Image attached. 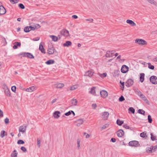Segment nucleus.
<instances>
[{
  "instance_id": "f257e3e1",
  "label": "nucleus",
  "mask_w": 157,
  "mask_h": 157,
  "mask_svg": "<svg viewBox=\"0 0 157 157\" xmlns=\"http://www.w3.org/2000/svg\"><path fill=\"white\" fill-rule=\"evenodd\" d=\"M98 90L95 87H93L91 88L89 93L94 96H97L99 95V91H98Z\"/></svg>"
},
{
  "instance_id": "f03ea898",
  "label": "nucleus",
  "mask_w": 157,
  "mask_h": 157,
  "mask_svg": "<svg viewBox=\"0 0 157 157\" xmlns=\"http://www.w3.org/2000/svg\"><path fill=\"white\" fill-rule=\"evenodd\" d=\"M135 43L141 45H146L147 42L144 40L140 39H137L135 40Z\"/></svg>"
},
{
  "instance_id": "7ed1b4c3",
  "label": "nucleus",
  "mask_w": 157,
  "mask_h": 157,
  "mask_svg": "<svg viewBox=\"0 0 157 157\" xmlns=\"http://www.w3.org/2000/svg\"><path fill=\"white\" fill-rule=\"evenodd\" d=\"M128 145L131 147H137L140 146L139 142L136 140H133L129 142Z\"/></svg>"
},
{
  "instance_id": "20e7f679",
  "label": "nucleus",
  "mask_w": 157,
  "mask_h": 157,
  "mask_svg": "<svg viewBox=\"0 0 157 157\" xmlns=\"http://www.w3.org/2000/svg\"><path fill=\"white\" fill-rule=\"evenodd\" d=\"M129 68L126 65H124L122 66L121 71L123 73H126L128 71Z\"/></svg>"
},
{
  "instance_id": "39448f33",
  "label": "nucleus",
  "mask_w": 157,
  "mask_h": 157,
  "mask_svg": "<svg viewBox=\"0 0 157 157\" xmlns=\"http://www.w3.org/2000/svg\"><path fill=\"white\" fill-rule=\"evenodd\" d=\"M150 80L151 82L153 84H157V77L155 76L150 77Z\"/></svg>"
},
{
  "instance_id": "423d86ee",
  "label": "nucleus",
  "mask_w": 157,
  "mask_h": 157,
  "mask_svg": "<svg viewBox=\"0 0 157 157\" xmlns=\"http://www.w3.org/2000/svg\"><path fill=\"white\" fill-rule=\"evenodd\" d=\"M133 81L132 79H128L125 83V86L128 87H130L133 84Z\"/></svg>"
},
{
  "instance_id": "0eeeda50",
  "label": "nucleus",
  "mask_w": 157,
  "mask_h": 157,
  "mask_svg": "<svg viewBox=\"0 0 157 157\" xmlns=\"http://www.w3.org/2000/svg\"><path fill=\"white\" fill-rule=\"evenodd\" d=\"M61 34L66 36H69V31L65 29H62L60 32Z\"/></svg>"
},
{
  "instance_id": "6e6552de",
  "label": "nucleus",
  "mask_w": 157,
  "mask_h": 157,
  "mask_svg": "<svg viewBox=\"0 0 157 157\" xmlns=\"http://www.w3.org/2000/svg\"><path fill=\"white\" fill-rule=\"evenodd\" d=\"M100 94L101 96L104 98H106L108 95L107 92L105 90H102L100 91Z\"/></svg>"
},
{
  "instance_id": "1a4fd4ad",
  "label": "nucleus",
  "mask_w": 157,
  "mask_h": 157,
  "mask_svg": "<svg viewBox=\"0 0 157 157\" xmlns=\"http://www.w3.org/2000/svg\"><path fill=\"white\" fill-rule=\"evenodd\" d=\"M55 48L53 46H51L50 47H49L48 49V53L50 54H52L54 53Z\"/></svg>"
},
{
  "instance_id": "9d476101",
  "label": "nucleus",
  "mask_w": 157,
  "mask_h": 157,
  "mask_svg": "<svg viewBox=\"0 0 157 157\" xmlns=\"http://www.w3.org/2000/svg\"><path fill=\"white\" fill-rule=\"evenodd\" d=\"M23 56L24 57H28L30 59H33L34 58V56L31 53L29 52L24 53L23 54Z\"/></svg>"
},
{
  "instance_id": "9b49d317",
  "label": "nucleus",
  "mask_w": 157,
  "mask_h": 157,
  "mask_svg": "<svg viewBox=\"0 0 157 157\" xmlns=\"http://www.w3.org/2000/svg\"><path fill=\"white\" fill-rule=\"evenodd\" d=\"M6 12L5 8L3 6H0V14H4Z\"/></svg>"
},
{
  "instance_id": "f8f14e48",
  "label": "nucleus",
  "mask_w": 157,
  "mask_h": 157,
  "mask_svg": "<svg viewBox=\"0 0 157 157\" xmlns=\"http://www.w3.org/2000/svg\"><path fill=\"white\" fill-rule=\"evenodd\" d=\"M109 116V113L107 112H105L102 113V118L104 120H106L107 119Z\"/></svg>"
},
{
  "instance_id": "ddd939ff",
  "label": "nucleus",
  "mask_w": 157,
  "mask_h": 157,
  "mask_svg": "<svg viewBox=\"0 0 157 157\" xmlns=\"http://www.w3.org/2000/svg\"><path fill=\"white\" fill-rule=\"evenodd\" d=\"M26 129V126L25 125H22L20 127L19 131V132L23 133L25 132Z\"/></svg>"
},
{
  "instance_id": "4468645a",
  "label": "nucleus",
  "mask_w": 157,
  "mask_h": 157,
  "mask_svg": "<svg viewBox=\"0 0 157 157\" xmlns=\"http://www.w3.org/2000/svg\"><path fill=\"white\" fill-rule=\"evenodd\" d=\"M93 74L94 72L92 71L89 70L86 72L84 75L89 77H91L93 75Z\"/></svg>"
},
{
  "instance_id": "2eb2a0df",
  "label": "nucleus",
  "mask_w": 157,
  "mask_h": 157,
  "mask_svg": "<svg viewBox=\"0 0 157 157\" xmlns=\"http://www.w3.org/2000/svg\"><path fill=\"white\" fill-rule=\"evenodd\" d=\"M114 55V52L113 51H107L105 55V56L107 57H111L113 56Z\"/></svg>"
},
{
  "instance_id": "dca6fc26",
  "label": "nucleus",
  "mask_w": 157,
  "mask_h": 157,
  "mask_svg": "<svg viewBox=\"0 0 157 157\" xmlns=\"http://www.w3.org/2000/svg\"><path fill=\"white\" fill-rule=\"evenodd\" d=\"M83 121L82 119H78L76 121V125L78 126H80L83 123Z\"/></svg>"
},
{
  "instance_id": "f3484780",
  "label": "nucleus",
  "mask_w": 157,
  "mask_h": 157,
  "mask_svg": "<svg viewBox=\"0 0 157 157\" xmlns=\"http://www.w3.org/2000/svg\"><path fill=\"white\" fill-rule=\"evenodd\" d=\"M21 46V43L20 42H16L14 44L13 48L14 49H16L18 47H20Z\"/></svg>"
},
{
  "instance_id": "a211bd4d",
  "label": "nucleus",
  "mask_w": 157,
  "mask_h": 157,
  "mask_svg": "<svg viewBox=\"0 0 157 157\" xmlns=\"http://www.w3.org/2000/svg\"><path fill=\"white\" fill-rule=\"evenodd\" d=\"M126 22L130 24L132 26H136V24L132 21L130 20H127L126 21Z\"/></svg>"
},
{
  "instance_id": "6ab92c4d",
  "label": "nucleus",
  "mask_w": 157,
  "mask_h": 157,
  "mask_svg": "<svg viewBox=\"0 0 157 157\" xmlns=\"http://www.w3.org/2000/svg\"><path fill=\"white\" fill-rule=\"evenodd\" d=\"M60 112L59 111H56L54 113L53 116L54 117L56 118H58L59 117V115L60 114Z\"/></svg>"
},
{
  "instance_id": "aec40b11",
  "label": "nucleus",
  "mask_w": 157,
  "mask_h": 157,
  "mask_svg": "<svg viewBox=\"0 0 157 157\" xmlns=\"http://www.w3.org/2000/svg\"><path fill=\"white\" fill-rule=\"evenodd\" d=\"M72 44V43L70 41H67L66 42L63 44V46L64 47H68L70 46Z\"/></svg>"
},
{
  "instance_id": "412c9836",
  "label": "nucleus",
  "mask_w": 157,
  "mask_h": 157,
  "mask_svg": "<svg viewBox=\"0 0 157 157\" xmlns=\"http://www.w3.org/2000/svg\"><path fill=\"white\" fill-rule=\"evenodd\" d=\"M147 1L150 4L157 7V2L154 0H147Z\"/></svg>"
},
{
  "instance_id": "4be33fe9",
  "label": "nucleus",
  "mask_w": 157,
  "mask_h": 157,
  "mask_svg": "<svg viewBox=\"0 0 157 157\" xmlns=\"http://www.w3.org/2000/svg\"><path fill=\"white\" fill-rule=\"evenodd\" d=\"M124 135V132L123 130L120 129L118 130V137H122Z\"/></svg>"
},
{
  "instance_id": "5701e85b",
  "label": "nucleus",
  "mask_w": 157,
  "mask_h": 157,
  "mask_svg": "<svg viewBox=\"0 0 157 157\" xmlns=\"http://www.w3.org/2000/svg\"><path fill=\"white\" fill-rule=\"evenodd\" d=\"M55 63V61L53 59H50L45 62V63L47 65L53 64Z\"/></svg>"
},
{
  "instance_id": "b1692460",
  "label": "nucleus",
  "mask_w": 157,
  "mask_h": 157,
  "mask_svg": "<svg viewBox=\"0 0 157 157\" xmlns=\"http://www.w3.org/2000/svg\"><path fill=\"white\" fill-rule=\"evenodd\" d=\"M153 149L152 146L150 147H147L146 148V150L147 152L148 153H151L152 152V151Z\"/></svg>"
},
{
  "instance_id": "393cba45",
  "label": "nucleus",
  "mask_w": 157,
  "mask_h": 157,
  "mask_svg": "<svg viewBox=\"0 0 157 157\" xmlns=\"http://www.w3.org/2000/svg\"><path fill=\"white\" fill-rule=\"evenodd\" d=\"M50 37L52 39V40L55 42L57 41L58 39V37L55 36L50 35Z\"/></svg>"
},
{
  "instance_id": "a878e982",
  "label": "nucleus",
  "mask_w": 157,
  "mask_h": 157,
  "mask_svg": "<svg viewBox=\"0 0 157 157\" xmlns=\"http://www.w3.org/2000/svg\"><path fill=\"white\" fill-rule=\"evenodd\" d=\"M35 90V88L33 86H31L29 88H27L26 91L28 92H31Z\"/></svg>"
},
{
  "instance_id": "bb28decb",
  "label": "nucleus",
  "mask_w": 157,
  "mask_h": 157,
  "mask_svg": "<svg viewBox=\"0 0 157 157\" xmlns=\"http://www.w3.org/2000/svg\"><path fill=\"white\" fill-rule=\"evenodd\" d=\"M140 80L141 82H144V76L145 74L144 73H142L140 74Z\"/></svg>"
},
{
  "instance_id": "cd10ccee",
  "label": "nucleus",
  "mask_w": 157,
  "mask_h": 157,
  "mask_svg": "<svg viewBox=\"0 0 157 157\" xmlns=\"http://www.w3.org/2000/svg\"><path fill=\"white\" fill-rule=\"evenodd\" d=\"M17 152L16 150H14L11 154V157H17Z\"/></svg>"
},
{
  "instance_id": "c85d7f7f",
  "label": "nucleus",
  "mask_w": 157,
  "mask_h": 157,
  "mask_svg": "<svg viewBox=\"0 0 157 157\" xmlns=\"http://www.w3.org/2000/svg\"><path fill=\"white\" fill-rule=\"evenodd\" d=\"M56 85V87L58 88H61L64 86V84L62 83H59Z\"/></svg>"
},
{
  "instance_id": "c756f323",
  "label": "nucleus",
  "mask_w": 157,
  "mask_h": 157,
  "mask_svg": "<svg viewBox=\"0 0 157 157\" xmlns=\"http://www.w3.org/2000/svg\"><path fill=\"white\" fill-rule=\"evenodd\" d=\"M71 103L74 105H76L78 102L77 100L75 99H73L71 100Z\"/></svg>"
},
{
  "instance_id": "7c9ffc66",
  "label": "nucleus",
  "mask_w": 157,
  "mask_h": 157,
  "mask_svg": "<svg viewBox=\"0 0 157 157\" xmlns=\"http://www.w3.org/2000/svg\"><path fill=\"white\" fill-rule=\"evenodd\" d=\"M30 27L26 26L24 28V31L26 33H28L30 31Z\"/></svg>"
},
{
  "instance_id": "2f4dec72",
  "label": "nucleus",
  "mask_w": 157,
  "mask_h": 157,
  "mask_svg": "<svg viewBox=\"0 0 157 157\" xmlns=\"http://www.w3.org/2000/svg\"><path fill=\"white\" fill-rule=\"evenodd\" d=\"M113 76L115 77H118V70H115L113 73Z\"/></svg>"
},
{
  "instance_id": "473e14b6",
  "label": "nucleus",
  "mask_w": 157,
  "mask_h": 157,
  "mask_svg": "<svg viewBox=\"0 0 157 157\" xmlns=\"http://www.w3.org/2000/svg\"><path fill=\"white\" fill-rule=\"evenodd\" d=\"M148 67L151 70H154V67L153 65H152L150 63H148Z\"/></svg>"
},
{
  "instance_id": "72a5a7b5",
  "label": "nucleus",
  "mask_w": 157,
  "mask_h": 157,
  "mask_svg": "<svg viewBox=\"0 0 157 157\" xmlns=\"http://www.w3.org/2000/svg\"><path fill=\"white\" fill-rule=\"evenodd\" d=\"M138 112L141 114L145 115V112L144 110L141 109H139L138 110Z\"/></svg>"
},
{
  "instance_id": "f704fd0d",
  "label": "nucleus",
  "mask_w": 157,
  "mask_h": 157,
  "mask_svg": "<svg viewBox=\"0 0 157 157\" xmlns=\"http://www.w3.org/2000/svg\"><path fill=\"white\" fill-rule=\"evenodd\" d=\"M6 94L8 96L10 97L11 96V94L9 90H6L5 91Z\"/></svg>"
},
{
  "instance_id": "c9c22d12",
  "label": "nucleus",
  "mask_w": 157,
  "mask_h": 157,
  "mask_svg": "<svg viewBox=\"0 0 157 157\" xmlns=\"http://www.w3.org/2000/svg\"><path fill=\"white\" fill-rule=\"evenodd\" d=\"M151 140H156V136H154L153 135V134L152 133H151Z\"/></svg>"
},
{
  "instance_id": "e433bc0d",
  "label": "nucleus",
  "mask_w": 157,
  "mask_h": 157,
  "mask_svg": "<svg viewBox=\"0 0 157 157\" xmlns=\"http://www.w3.org/2000/svg\"><path fill=\"white\" fill-rule=\"evenodd\" d=\"M146 136V132H145L141 133L140 134V136L143 138H145Z\"/></svg>"
},
{
  "instance_id": "4c0bfd02",
  "label": "nucleus",
  "mask_w": 157,
  "mask_h": 157,
  "mask_svg": "<svg viewBox=\"0 0 157 157\" xmlns=\"http://www.w3.org/2000/svg\"><path fill=\"white\" fill-rule=\"evenodd\" d=\"M5 131L4 130H2L1 132L0 133V136L2 138H3L5 136Z\"/></svg>"
},
{
  "instance_id": "58836bf2",
  "label": "nucleus",
  "mask_w": 157,
  "mask_h": 157,
  "mask_svg": "<svg viewBox=\"0 0 157 157\" xmlns=\"http://www.w3.org/2000/svg\"><path fill=\"white\" fill-rule=\"evenodd\" d=\"M148 122L149 123H152V120L151 118V117L150 115H148Z\"/></svg>"
},
{
  "instance_id": "ea45409f",
  "label": "nucleus",
  "mask_w": 157,
  "mask_h": 157,
  "mask_svg": "<svg viewBox=\"0 0 157 157\" xmlns=\"http://www.w3.org/2000/svg\"><path fill=\"white\" fill-rule=\"evenodd\" d=\"M128 110L130 111L131 112V113L134 114L135 113V109L132 107H130L128 109Z\"/></svg>"
},
{
  "instance_id": "a19ab883",
  "label": "nucleus",
  "mask_w": 157,
  "mask_h": 157,
  "mask_svg": "<svg viewBox=\"0 0 157 157\" xmlns=\"http://www.w3.org/2000/svg\"><path fill=\"white\" fill-rule=\"evenodd\" d=\"M140 97L144 101H148L147 98L143 94H142Z\"/></svg>"
},
{
  "instance_id": "79ce46f5",
  "label": "nucleus",
  "mask_w": 157,
  "mask_h": 157,
  "mask_svg": "<svg viewBox=\"0 0 157 157\" xmlns=\"http://www.w3.org/2000/svg\"><path fill=\"white\" fill-rule=\"evenodd\" d=\"M25 143L24 141L22 140H19L17 142V144H23Z\"/></svg>"
},
{
  "instance_id": "37998d69",
  "label": "nucleus",
  "mask_w": 157,
  "mask_h": 157,
  "mask_svg": "<svg viewBox=\"0 0 157 157\" xmlns=\"http://www.w3.org/2000/svg\"><path fill=\"white\" fill-rule=\"evenodd\" d=\"M19 7L22 9H24L25 8V6L23 4L20 3L18 4Z\"/></svg>"
},
{
  "instance_id": "c03bdc74",
  "label": "nucleus",
  "mask_w": 157,
  "mask_h": 157,
  "mask_svg": "<svg viewBox=\"0 0 157 157\" xmlns=\"http://www.w3.org/2000/svg\"><path fill=\"white\" fill-rule=\"evenodd\" d=\"M40 143H41V140L40 138H38L37 139V144L38 146L39 147H40Z\"/></svg>"
},
{
  "instance_id": "a18cd8bd",
  "label": "nucleus",
  "mask_w": 157,
  "mask_h": 157,
  "mask_svg": "<svg viewBox=\"0 0 157 157\" xmlns=\"http://www.w3.org/2000/svg\"><path fill=\"white\" fill-rule=\"evenodd\" d=\"M35 29H37L40 28V26L39 24H36V25H33Z\"/></svg>"
},
{
  "instance_id": "49530a36",
  "label": "nucleus",
  "mask_w": 157,
  "mask_h": 157,
  "mask_svg": "<svg viewBox=\"0 0 157 157\" xmlns=\"http://www.w3.org/2000/svg\"><path fill=\"white\" fill-rule=\"evenodd\" d=\"M125 60V59H123V58L121 59V58L119 59H118V62L120 63H123L124 62V61Z\"/></svg>"
},
{
  "instance_id": "de8ad7c7",
  "label": "nucleus",
  "mask_w": 157,
  "mask_h": 157,
  "mask_svg": "<svg viewBox=\"0 0 157 157\" xmlns=\"http://www.w3.org/2000/svg\"><path fill=\"white\" fill-rule=\"evenodd\" d=\"M120 83H121V85L120 86L122 88V90H123L124 88V82H122L121 81H120Z\"/></svg>"
},
{
  "instance_id": "09e8293b",
  "label": "nucleus",
  "mask_w": 157,
  "mask_h": 157,
  "mask_svg": "<svg viewBox=\"0 0 157 157\" xmlns=\"http://www.w3.org/2000/svg\"><path fill=\"white\" fill-rule=\"evenodd\" d=\"M125 98L123 96H121L119 99V100L120 101H122L124 100Z\"/></svg>"
},
{
  "instance_id": "8fccbe9b",
  "label": "nucleus",
  "mask_w": 157,
  "mask_h": 157,
  "mask_svg": "<svg viewBox=\"0 0 157 157\" xmlns=\"http://www.w3.org/2000/svg\"><path fill=\"white\" fill-rule=\"evenodd\" d=\"M107 76V74L106 73H104L100 75V76L102 78L105 77Z\"/></svg>"
},
{
  "instance_id": "3c124183",
  "label": "nucleus",
  "mask_w": 157,
  "mask_h": 157,
  "mask_svg": "<svg viewBox=\"0 0 157 157\" xmlns=\"http://www.w3.org/2000/svg\"><path fill=\"white\" fill-rule=\"evenodd\" d=\"M80 140L78 139L77 140V147L78 148V149H79L80 147Z\"/></svg>"
},
{
  "instance_id": "603ef678",
  "label": "nucleus",
  "mask_w": 157,
  "mask_h": 157,
  "mask_svg": "<svg viewBox=\"0 0 157 157\" xmlns=\"http://www.w3.org/2000/svg\"><path fill=\"white\" fill-rule=\"evenodd\" d=\"M16 87L15 86H13L11 87V90L13 92H15L16 90Z\"/></svg>"
},
{
  "instance_id": "864d4df0",
  "label": "nucleus",
  "mask_w": 157,
  "mask_h": 157,
  "mask_svg": "<svg viewBox=\"0 0 157 157\" xmlns=\"http://www.w3.org/2000/svg\"><path fill=\"white\" fill-rule=\"evenodd\" d=\"M21 149L24 152H25L27 151V150L26 148L24 147H21Z\"/></svg>"
},
{
  "instance_id": "5fc2aeb1",
  "label": "nucleus",
  "mask_w": 157,
  "mask_h": 157,
  "mask_svg": "<svg viewBox=\"0 0 157 157\" xmlns=\"http://www.w3.org/2000/svg\"><path fill=\"white\" fill-rule=\"evenodd\" d=\"M4 121L6 124H8L9 122V119L8 118H6L4 120Z\"/></svg>"
},
{
  "instance_id": "6e6d98bb",
  "label": "nucleus",
  "mask_w": 157,
  "mask_h": 157,
  "mask_svg": "<svg viewBox=\"0 0 157 157\" xmlns=\"http://www.w3.org/2000/svg\"><path fill=\"white\" fill-rule=\"evenodd\" d=\"M124 123V121H120L118 119V125L121 126Z\"/></svg>"
},
{
  "instance_id": "4d7b16f0",
  "label": "nucleus",
  "mask_w": 157,
  "mask_h": 157,
  "mask_svg": "<svg viewBox=\"0 0 157 157\" xmlns=\"http://www.w3.org/2000/svg\"><path fill=\"white\" fill-rule=\"evenodd\" d=\"M71 111H69L68 112L65 113L64 114V115L67 116H68L70 115H71Z\"/></svg>"
},
{
  "instance_id": "13d9d810",
  "label": "nucleus",
  "mask_w": 157,
  "mask_h": 157,
  "mask_svg": "<svg viewBox=\"0 0 157 157\" xmlns=\"http://www.w3.org/2000/svg\"><path fill=\"white\" fill-rule=\"evenodd\" d=\"M109 124H105L102 127V129H105L106 128L108 127L109 126Z\"/></svg>"
},
{
  "instance_id": "bf43d9fd",
  "label": "nucleus",
  "mask_w": 157,
  "mask_h": 157,
  "mask_svg": "<svg viewBox=\"0 0 157 157\" xmlns=\"http://www.w3.org/2000/svg\"><path fill=\"white\" fill-rule=\"evenodd\" d=\"M86 21H89L90 22H92L94 20L92 18H89L86 19Z\"/></svg>"
},
{
  "instance_id": "052dcab7",
  "label": "nucleus",
  "mask_w": 157,
  "mask_h": 157,
  "mask_svg": "<svg viewBox=\"0 0 157 157\" xmlns=\"http://www.w3.org/2000/svg\"><path fill=\"white\" fill-rule=\"evenodd\" d=\"M116 141V139L114 138H112L110 140V142H113V143H114Z\"/></svg>"
},
{
  "instance_id": "680f3d73",
  "label": "nucleus",
  "mask_w": 157,
  "mask_h": 157,
  "mask_svg": "<svg viewBox=\"0 0 157 157\" xmlns=\"http://www.w3.org/2000/svg\"><path fill=\"white\" fill-rule=\"evenodd\" d=\"M12 4H15L17 3V2H15V0H9Z\"/></svg>"
},
{
  "instance_id": "e2e57ef3",
  "label": "nucleus",
  "mask_w": 157,
  "mask_h": 157,
  "mask_svg": "<svg viewBox=\"0 0 157 157\" xmlns=\"http://www.w3.org/2000/svg\"><path fill=\"white\" fill-rule=\"evenodd\" d=\"M3 116V111L0 109V117H2Z\"/></svg>"
},
{
  "instance_id": "0e129e2a",
  "label": "nucleus",
  "mask_w": 157,
  "mask_h": 157,
  "mask_svg": "<svg viewBox=\"0 0 157 157\" xmlns=\"http://www.w3.org/2000/svg\"><path fill=\"white\" fill-rule=\"evenodd\" d=\"M42 48H43V46L42 44V43H41L40 44L39 48V50L40 51V50H42Z\"/></svg>"
},
{
  "instance_id": "69168bd1",
  "label": "nucleus",
  "mask_w": 157,
  "mask_h": 157,
  "mask_svg": "<svg viewBox=\"0 0 157 157\" xmlns=\"http://www.w3.org/2000/svg\"><path fill=\"white\" fill-rule=\"evenodd\" d=\"M77 89V87H76L75 86H73L71 87V90H74Z\"/></svg>"
},
{
  "instance_id": "338daca9",
  "label": "nucleus",
  "mask_w": 157,
  "mask_h": 157,
  "mask_svg": "<svg viewBox=\"0 0 157 157\" xmlns=\"http://www.w3.org/2000/svg\"><path fill=\"white\" fill-rule=\"evenodd\" d=\"M92 107L93 109H95L97 107V105L96 104H93L92 105Z\"/></svg>"
},
{
  "instance_id": "774afa93",
  "label": "nucleus",
  "mask_w": 157,
  "mask_h": 157,
  "mask_svg": "<svg viewBox=\"0 0 157 157\" xmlns=\"http://www.w3.org/2000/svg\"><path fill=\"white\" fill-rule=\"evenodd\" d=\"M123 127L126 128V129H129V127L127 125V124H125L123 125Z\"/></svg>"
}]
</instances>
